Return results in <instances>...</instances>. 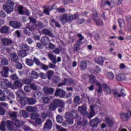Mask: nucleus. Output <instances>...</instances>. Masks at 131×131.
<instances>
[{
    "label": "nucleus",
    "instance_id": "f257e3e1",
    "mask_svg": "<svg viewBox=\"0 0 131 131\" xmlns=\"http://www.w3.org/2000/svg\"><path fill=\"white\" fill-rule=\"evenodd\" d=\"M95 106L92 105L90 106V111L88 112V106L85 105H82V106H79L78 107V111L81 114L84 115L88 118V119H91L93 118L94 116H95V114L96 112H95Z\"/></svg>",
    "mask_w": 131,
    "mask_h": 131
},
{
    "label": "nucleus",
    "instance_id": "f03ea898",
    "mask_svg": "<svg viewBox=\"0 0 131 131\" xmlns=\"http://www.w3.org/2000/svg\"><path fill=\"white\" fill-rule=\"evenodd\" d=\"M77 36L79 38V39L77 40V43L74 45L73 48L74 52H78V51H80V50L81 49L80 46L82 43V41L83 40V39H84V37L82 36V34H81V33L77 34Z\"/></svg>",
    "mask_w": 131,
    "mask_h": 131
},
{
    "label": "nucleus",
    "instance_id": "7ed1b4c3",
    "mask_svg": "<svg viewBox=\"0 0 131 131\" xmlns=\"http://www.w3.org/2000/svg\"><path fill=\"white\" fill-rule=\"evenodd\" d=\"M14 5V4L13 1L8 0L7 1L6 4L3 5V9L7 14H10V13L13 12V7Z\"/></svg>",
    "mask_w": 131,
    "mask_h": 131
},
{
    "label": "nucleus",
    "instance_id": "20e7f679",
    "mask_svg": "<svg viewBox=\"0 0 131 131\" xmlns=\"http://www.w3.org/2000/svg\"><path fill=\"white\" fill-rule=\"evenodd\" d=\"M33 32V31H35V28H34V25L29 24L24 29V32L25 33L26 35H29L30 36V32Z\"/></svg>",
    "mask_w": 131,
    "mask_h": 131
},
{
    "label": "nucleus",
    "instance_id": "39448f33",
    "mask_svg": "<svg viewBox=\"0 0 131 131\" xmlns=\"http://www.w3.org/2000/svg\"><path fill=\"white\" fill-rule=\"evenodd\" d=\"M77 18V17H60L59 20L60 21V23H61L62 25H65L67 23H70L71 21Z\"/></svg>",
    "mask_w": 131,
    "mask_h": 131
},
{
    "label": "nucleus",
    "instance_id": "423d86ee",
    "mask_svg": "<svg viewBox=\"0 0 131 131\" xmlns=\"http://www.w3.org/2000/svg\"><path fill=\"white\" fill-rule=\"evenodd\" d=\"M65 116L69 117L72 119H76L78 117V113L77 111L73 110L71 112L66 113Z\"/></svg>",
    "mask_w": 131,
    "mask_h": 131
},
{
    "label": "nucleus",
    "instance_id": "0eeeda50",
    "mask_svg": "<svg viewBox=\"0 0 131 131\" xmlns=\"http://www.w3.org/2000/svg\"><path fill=\"white\" fill-rule=\"evenodd\" d=\"M90 126L91 127L96 128L99 126V124H100V119L98 117H96L95 118L91 120L89 122Z\"/></svg>",
    "mask_w": 131,
    "mask_h": 131
},
{
    "label": "nucleus",
    "instance_id": "6e6552de",
    "mask_svg": "<svg viewBox=\"0 0 131 131\" xmlns=\"http://www.w3.org/2000/svg\"><path fill=\"white\" fill-rule=\"evenodd\" d=\"M123 89H121L120 93H118L117 89H113V95L115 98H120V97H125L126 94L123 93Z\"/></svg>",
    "mask_w": 131,
    "mask_h": 131
},
{
    "label": "nucleus",
    "instance_id": "1a4fd4ad",
    "mask_svg": "<svg viewBox=\"0 0 131 131\" xmlns=\"http://www.w3.org/2000/svg\"><path fill=\"white\" fill-rule=\"evenodd\" d=\"M52 127H53V122H52V120L51 119L47 120L43 125V129L50 130L52 129Z\"/></svg>",
    "mask_w": 131,
    "mask_h": 131
},
{
    "label": "nucleus",
    "instance_id": "9d476101",
    "mask_svg": "<svg viewBox=\"0 0 131 131\" xmlns=\"http://www.w3.org/2000/svg\"><path fill=\"white\" fill-rule=\"evenodd\" d=\"M55 97H59V98H64L66 95V92L64 90H62L60 89H57L55 93Z\"/></svg>",
    "mask_w": 131,
    "mask_h": 131
},
{
    "label": "nucleus",
    "instance_id": "9b49d317",
    "mask_svg": "<svg viewBox=\"0 0 131 131\" xmlns=\"http://www.w3.org/2000/svg\"><path fill=\"white\" fill-rule=\"evenodd\" d=\"M18 12L20 15H26V16H29L30 13L28 10L23 9V7L22 6H19L18 7Z\"/></svg>",
    "mask_w": 131,
    "mask_h": 131
},
{
    "label": "nucleus",
    "instance_id": "f8f14e48",
    "mask_svg": "<svg viewBox=\"0 0 131 131\" xmlns=\"http://www.w3.org/2000/svg\"><path fill=\"white\" fill-rule=\"evenodd\" d=\"M120 116L121 118H122L124 121H127L129 117L131 116V111H128L127 113H122Z\"/></svg>",
    "mask_w": 131,
    "mask_h": 131
},
{
    "label": "nucleus",
    "instance_id": "ddd939ff",
    "mask_svg": "<svg viewBox=\"0 0 131 131\" xmlns=\"http://www.w3.org/2000/svg\"><path fill=\"white\" fill-rule=\"evenodd\" d=\"M54 104L56 106V108H65V103L63 101L59 99H55L53 101Z\"/></svg>",
    "mask_w": 131,
    "mask_h": 131
},
{
    "label": "nucleus",
    "instance_id": "4468645a",
    "mask_svg": "<svg viewBox=\"0 0 131 131\" xmlns=\"http://www.w3.org/2000/svg\"><path fill=\"white\" fill-rule=\"evenodd\" d=\"M1 42L2 45L5 46V47H9V46H11L13 43V41L10 38H2Z\"/></svg>",
    "mask_w": 131,
    "mask_h": 131
},
{
    "label": "nucleus",
    "instance_id": "2eb2a0df",
    "mask_svg": "<svg viewBox=\"0 0 131 131\" xmlns=\"http://www.w3.org/2000/svg\"><path fill=\"white\" fill-rule=\"evenodd\" d=\"M50 38L47 36H43L41 38V42L43 46H48L50 43Z\"/></svg>",
    "mask_w": 131,
    "mask_h": 131
},
{
    "label": "nucleus",
    "instance_id": "dca6fc26",
    "mask_svg": "<svg viewBox=\"0 0 131 131\" xmlns=\"http://www.w3.org/2000/svg\"><path fill=\"white\" fill-rule=\"evenodd\" d=\"M10 25L13 28H20L22 26V24L19 21H10Z\"/></svg>",
    "mask_w": 131,
    "mask_h": 131
},
{
    "label": "nucleus",
    "instance_id": "f3484780",
    "mask_svg": "<svg viewBox=\"0 0 131 131\" xmlns=\"http://www.w3.org/2000/svg\"><path fill=\"white\" fill-rule=\"evenodd\" d=\"M89 82L92 84H94L95 83L96 85H97V82H99V81H97V79L96 78V76L94 74H90L89 76Z\"/></svg>",
    "mask_w": 131,
    "mask_h": 131
},
{
    "label": "nucleus",
    "instance_id": "a211bd4d",
    "mask_svg": "<svg viewBox=\"0 0 131 131\" xmlns=\"http://www.w3.org/2000/svg\"><path fill=\"white\" fill-rule=\"evenodd\" d=\"M105 122L108 127H112L114 125V121L109 117L105 118Z\"/></svg>",
    "mask_w": 131,
    "mask_h": 131
},
{
    "label": "nucleus",
    "instance_id": "6ab92c4d",
    "mask_svg": "<svg viewBox=\"0 0 131 131\" xmlns=\"http://www.w3.org/2000/svg\"><path fill=\"white\" fill-rule=\"evenodd\" d=\"M44 93L47 95L54 94V89L52 88L44 87Z\"/></svg>",
    "mask_w": 131,
    "mask_h": 131
},
{
    "label": "nucleus",
    "instance_id": "aec40b11",
    "mask_svg": "<svg viewBox=\"0 0 131 131\" xmlns=\"http://www.w3.org/2000/svg\"><path fill=\"white\" fill-rule=\"evenodd\" d=\"M106 59L104 57H96L95 60L96 63H97V64H99V65H103V63H104V61Z\"/></svg>",
    "mask_w": 131,
    "mask_h": 131
},
{
    "label": "nucleus",
    "instance_id": "412c9836",
    "mask_svg": "<svg viewBox=\"0 0 131 131\" xmlns=\"http://www.w3.org/2000/svg\"><path fill=\"white\" fill-rule=\"evenodd\" d=\"M48 56V58L52 61L53 64H57V59H56V56L54 54L49 53Z\"/></svg>",
    "mask_w": 131,
    "mask_h": 131
},
{
    "label": "nucleus",
    "instance_id": "4be33fe9",
    "mask_svg": "<svg viewBox=\"0 0 131 131\" xmlns=\"http://www.w3.org/2000/svg\"><path fill=\"white\" fill-rule=\"evenodd\" d=\"M90 72L93 73L94 74H98L101 72V68L99 66H96L94 69L90 70Z\"/></svg>",
    "mask_w": 131,
    "mask_h": 131
},
{
    "label": "nucleus",
    "instance_id": "5701e85b",
    "mask_svg": "<svg viewBox=\"0 0 131 131\" xmlns=\"http://www.w3.org/2000/svg\"><path fill=\"white\" fill-rule=\"evenodd\" d=\"M97 17H93V20H94L97 26H103L104 25V23L103 20L101 19L96 18Z\"/></svg>",
    "mask_w": 131,
    "mask_h": 131
},
{
    "label": "nucleus",
    "instance_id": "b1692460",
    "mask_svg": "<svg viewBox=\"0 0 131 131\" xmlns=\"http://www.w3.org/2000/svg\"><path fill=\"white\" fill-rule=\"evenodd\" d=\"M86 67H88V63L85 61H82L80 62V69L82 71L85 70L86 69Z\"/></svg>",
    "mask_w": 131,
    "mask_h": 131
},
{
    "label": "nucleus",
    "instance_id": "393cba45",
    "mask_svg": "<svg viewBox=\"0 0 131 131\" xmlns=\"http://www.w3.org/2000/svg\"><path fill=\"white\" fill-rule=\"evenodd\" d=\"M28 105H34L36 103V100L33 98H27Z\"/></svg>",
    "mask_w": 131,
    "mask_h": 131
},
{
    "label": "nucleus",
    "instance_id": "a878e982",
    "mask_svg": "<svg viewBox=\"0 0 131 131\" xmlns=\"http://www.w3.org/2000/svg\"><path fill=\"white\" fill-rule=\"evenodd\" d=\"M102 86L103 88V90L106 93V94H111V89L108 86V85L106 84H103Z\"/></svg>",
    "mask_w": 131,
    "mask_h": 131
},
{
    "label": "nucleus",
    "instance_id": "bb28decb",
    "mask_svg": "<svg viewBox=\"0 0 131 131\" xmlns=\"http://www.w3.org/2000/svg\"><path fill=\"white\" fill-rule=\"evenodd\" d=\"M10 59L13 62H17L18 61V56L16 53H12L10 54Z\"/></svg>",
    "mask_w": 131,
    "mask_h": 131
},
{
    "label": "nucleus",
    "instance_id": "cd10ccee",
    "mask_svg": "<svg viewBox=\"0 0 131 131\" xmlns=\"http://www.w3.org/2000/svg\"><path fill=\"white\" fill-rule=\"evenodd\" d=\"M3 72H2V75L4 77H8V73H9V71L10 69L7 67H5L3 69Z\"/></svg>",
    "mask_w": 131,
    "mask_h": 131
},
{
    "label": "nucleus",
    "instance_id": "c85d7f7f",
    "mask_svg": "<svg viewBox=\"0 0 131 131\" xmlns=\"http://www.w3.org/2000/svg\"><path fill=\"white\" fill-rule=\"evenodd\" d=\"M124 77H125L124 74L122 73L118 74L116 76V78L117 80H118L119 81H121L123 80V79H124Z\"/></svg>",
    "mask_w": 131,
    "mask_h": 131
},
{
    "label": "nucleus",
    "instance_id": "c756f323",
    "mask_svg": "<svg viewBox=\"0 0 131 131\" xmlns=\"http://www.w3.org/2000/svg\"><path fill=\"white\" fill-rule=\"evenodd\" d=\"M53 74H54V71L49 70L46 72L47 78H48L49 80H51V78H52Z\"/></svg>",
    "mask_w": 131,
    "mask_h": 131
},
{
    "label": "nucleus",
    "instance_id": "7c9ffc66",
    "mask_svg": "<svg viewBox=\"0 0 131 131\" xmlns=\"http://www.w3.org/2000/svg\"><path fill=\"white\" fill-rule=\"evenodd\" d=\"M41 96H42V94L40 92H35L33 95V97L36 100L40 99Z\"/></svg>",
    "mask_w": 131,
    "mask_h": 131
},
{
    "label": "nucleus",
    "instance_id": "2f4dec72",
    "mask_svg": "<svg viewBox=\"0 0 131 131\" xmlns=\"http://www.w3.org/2000/svg\"><path fill=\"white\" fill-rule=\"evenodd\" d=\"M12 124H13V123L12 122V121L10 120H7L6 121V125L7 126V128H8V129H9V130L11 131L13 129Z\"/></svg>",
    "mask_w": 131,
    "mask_h": 131
},
{
    "label": "nucleus",
    "instance_id": "473e14b6",
    "mask_svg": "<svg viewBox=\"0 0 131 131\" xmlns=\"http://www.w3.org/2000/svg\"><path fill=\"white\" fill-rule=\"evenodd\" d=\"M9 91L8 90H4L3 92H2V95H3V97H4L6 99H8V100H11V98L9 97Z\"/></svg>",
    "mask_w": 131,
    "mask_h": 131
},
{
    "label": "nucleus",
    "instance_id": "72a5a7b5",
    "mask_svg": "<svg viewBox=\"0 0 131 131\" xmlns=\"http://www.w3.org/2000/svg\"><path fill=\"white\" fill-rule=\"evenodd\" d=\"M42 32L43 33H44V34H46V35H49V36H51V37H53V36H54V34L52 33V32H51V31L47 29H43Z\"/></svg>",
    "mask_w": 131,
    "mask_h": 131
},
{
    "label": "nucleus",
    "instance_id": "f704fd0d",
    "mask_svg": "<svg viewBox=\"0 0 131 131\" xmlns=\"http://www.w3.org/2000/svg\"><path fill=\"white\" fill-rule=\"evenodd\" d=\"M25 62L26 64H27L28 66H33V64H34L33 60L29 58H26L25 60Z\"/></svg>",
    "mask_w": 131,
    "mask_h": 131
},
{
    "label": "nucleus",
    "instance_id": "c9c22d12",
    "mask_svg": "<svg viewBox=\"0 0 131 131\" xmlns=\"http://www.w3.org/2000/svg\"><path fill=\"white\" fill-rule=\"evenodd\" d=\"M20 104L22 106H26L27 105V98L21 97L20 98Z\"/></svg>",
    "mask_w": 131,
    "mask_h": 131
},
{
    "label": "nucleus",
    "instance_id": "e433bc0d",
    "mask_svg": "<svg viewBox=\"0 0 131 131\" xmlns=\"http://www.w3.org/2000/svg\"><path fill=\"white\" fill-rule=\"evenodd\" d=\"M57 109V106L55 104H54V101L51 103L49 105V110L50 111H55Z\"/></svg>",
    "mask_w": 131,
    "mask_h": 131
},
{
    "label": "nucleus",
    "instance_id": "4c0bfd02",
    "mask_svg": "<svg viewBox=\"0 0 131 131\" xmlns=\"http://www.w3.org/2000/svg\"><path fill=\"white\" fill-rule=\"evenodd\" d=\"M18 55L19 57H21V58H24V57H26V56H27V53H26V51L21 49V50L19 51Z\"/></svg>",
    "mask_w": 131,
    "mask_h": 131
},
{
    "label": "nucleus",
    "instance_id": "58836bf2",
    "mask_svg": "<svg viewBox=\"0 0 131 131\" xmlns=\"http://www.w3.org/2000/svg\"><path fill=\"white\" fill-rule=\"evenodd\" d=\"M96 85L99 86L98 90H97V93L98 94H102V93H103V90H102V84L100 83V82H97Z\"/></svg>",
    "mask_w": 131,
    "mask_h": 131
},
{
    "label": "nucleus",
    "instance_id": "ea45409f",
    "mask_svg": "<svg viewBox=\"0 0 131 131\" xmlns=\"http://www.w3.org/2000/svg\"><path fill=\"white\" fill-rule=\"evenodd\" d=\"M65 118L66 119V122L67 123H68V124H73V119L69 118V117H67L66 116H65Z\"/></svg>",
    "mask_w": 131,
    "mask_h": 131
},
{
    "label": "nucleus",
    "instance_id": "a19ab883",
    "mask_svg": "<svg viewBox=\"0 0 131 131\" xmlns=\"http://www.w3.org/2000/svg\"><path fill=\"white\" fill-rule=\"evenodd\" d=\"M1 33H8L9 32V27L7 26L3 27L1 29Z\"/></svg>",
    "mask_w": 131,
    "mask_h": 131
},
{
    "label": "nucleus",
    "instance_id": "79ce46f5",
    "mask_svg": "<svg viewBox=\"0 0 131 131\" xmlns=\"http://www.w3.org/2000/svg\"><path fill=\"white\" fill-rule=\"evenodd\" d=\"M21 50L25 52H28L30 50V47L27 44H25L21 46Z\"/></svg>",
    "mask_w": 131,
    "mask_h": 131
},
{
    "label": "nucleus",
    "instance_id": "37998d69",
    "mask_svg": "<svg viewBox=\"0 0 131 131\" xmlns=\"http://www.w3.org/2000/svg\"><path fill=\"white\" fill-rule=\"evenodd\" d=\"M105 4L108 6L110 8H113V7H115V3L114 1H111V2L109 1H106Z\"/></svg>",
    "mask_w": 131,
    "mask_h": 131
},
{
    "label": "nucleus",
    "instance_id": "c03bdc74",
    "mask_svg": "<svg viewBox=\"0 0 131 131\" xmlns=\"http://www.w3.org/2000/svg\"><path fill=\"white\" fill-rule=\"evenodd\" d=\"M38 117H39V114L36 113H33L31 115V119H37V118H38Z\"/></svg>",
    "mask_w": 131,
    "mask_h": 131
},
{
    "label": "nucleus",
    "instance_id": "a18cd8bd",
    "mask_svg": "<svg viewBox=\"0 0 131 131\" xmlns=\"http://www.w3.org/2000/svg\"><path fill=\"white\" fill-rule=\"evenodd\" d=\"M33 62H34V63L35 62L36 65L38 67L40 66L41 65V64L42 63L40 62L39 60H38V59H37V58H36V57H34Z\"/></svg>",
    "mask_w": 131,
    "mask_h": 131
},
{
    "label": "nucleus",
    "instance_id": "49530a36",
    "mask_svg": "<svg viewBox=\"0 0 131 131\" xmlns=\"http://www.w3.org/2000/svg\"><path fill=\"white\" fill-rule=\"evenodd\" d=\"M106 76L108 79H111L112 80L114 79V74L112 72L107 73Z\"/></svg>",
    "mask_w": 131,
    "mask_h": 131
},
{
    "label": "nucleus",
    "instance_id": "de8ad7c7",
    "mask_svg": "<svg viewBox=\"0 0 131 131\" xmlns=\"http://www.w3.org/2000/svg\"><path fill=\"white\" fill-rule=\"evenodd\" d=\"M31 75L33 78H38V74L35 71H32Z\"/></svg>",
    "mask_w": 131,
    "mask_h": 131
},
{
    "label": "nucleus",
    "instance_id": "09e8293b",
    "mask_svg": "<svg viewBox=\"0 0 131 131\" xmlns=\"http://www.w3.org/2000/svg\"><path fill=\"white\" fill-rule=\"evenodd\" d=\"M14 85L16 86V88H21V86H22V82L19 80H15L14 81Z\"/></svg>",
    "mask_w": 131,
    "mask_h": 131
},
{
    "label": "nucleus",
    "instance_id": "8fccbe9b",
    "mask_svg": "<svg viewBox=\"0 0 131 131\" xmlns=\"http://www.w3.org/2000/svg\"><path fill=\"white\" fill-rule=\"evenodd\" d=\"M26 110L29 112H34V111H35V107L31 106H28L27 107Z\"/></svg>",
    "mask_w": 131,
    "mask_h": 131
},
{
    "label": "nucleus",
    "instance_id": "3c124183",
    "mask_svg": "<svg viewBox=\"0 0 131 131\" xmlns=\"http://www.w3.org/2000/svg\"><path fill=\"white\" fill-rule=\"evenodd\" d=\"M23 82L25 83V84H30V83L32 82V80L30 79L25 78L23 80Z\"/></svg>",
    "mask_w": 131,
    "mask_h": 131
},
{
    "label": "nucleus",
    "instance_id": "603ef678",
    "mask_svg": "<svg viewBox=\"0 0 131 131\" xmlns=\"http://www.w3.org/2000/svg\"><path fill=\"white\" fill-rule=\"evenodd\" d=\"M34 25V26H35V27H37V28H38V29H41V28H42L43 27V25H42V23L41 22H38L37 24H36L35 25Z\"/></svg>",
    "mask_w": 131,
    "mask_h": 131
},
{
    "label": "nucleus",
    "instance_id": "864d4df0",
    "mask_svg": "<svg viewBox=\"0 0 131 131\" xmlns=\"http://www.w3.org/2000/svg\"><path fill=\"white\" fill-rule=\"evenodd\" d=\"M74 101L75 104H79L80 102V97H79V96L75 97Z\"/></svg>",
    "mask_w": 131,
    "mask_h": 131
},
{
    "label": "nucleus",
    "instance_id": "5fc2aeb1",
    "mask_svg": "<svg viewBox=\"0 0 131 131\" xmlns=\"http://www.w3.org/2000/svg\"><path fill=\"white\" fill-rule=\"evenodd\" d=\"M0 130H2V131L6 130V126L5 125V121H3L1 122V124L0 126Z\"/></svg>",
    "mask_w": 131,
    "mask_h": 131
},
{
    "label": "nucleus",
    "instance_id": "6e6d98bb",
    "mask_svg": "<svg viewBox=\"0 0 131 131\" xmlns=\"http://www.w3.org/2000/svg\"><path fill=\"white\" fill-rule=\"evenodd\" d=\"M41 99L43 100V102L45 104H48L50 102V98L48 97H42Z\"/></svg>",
    "mask_w": 131,
    "mask_h": 131
},
{
    "label": "nucleus",
    "instance_id": "4d7b16f0",
    "mask_svg": "<svg viewBox=\"0 0 131 131\" xmlns=\"http://www.w3.org/2000/svg\"><path fill=\"white\" fill-rule=\"evenodd\" d=\"M67 82V78H64L63 80V82H61L58 84V88H60V86H63L64 85H66V83Z\"/></svg>",
    "mask_w": 131,
    "mask_h": 131
},
{
    "label": "nucleus",
    "instance_id": "13d9d810",
    "mask_svg": "<svg viewBox=\"0 0 131 131\" xmlns=\"http://www.w3.org/2000/svg\"><path fill=\"white\" fill-rule=\"evenodd\" d=\"M51 22L54 23L56 27H58V28H60V27H61V25H60V24L58 22H57L56 20L52 19H51Z\"/></svg>",
    "mask_w": 131,
    "mask_h": 131
},
{
    "label": "nucleus",
    "instance_id": "bf43d9fd",
    "mask_svg": "<svg viewBox=\"0 0 131 131\" xmlns=\"http://www.w3.org/2000/svg\"><path fill=\"white\" fill-rule=\"evenodd\" d=\"M118 23L119 24V26L121 28L122 27V24H124V19H119L118 20Z\"/></svg>",
    "mask_w": 131,
    "mask_h": 131
},
{
    "label": "nucleus",
    "instance_id": "052dcab7",
    "mask_svg": "<svg viewBox=\"0 0 131 131\" xmlns=\"http://www.w3.org/2000/svg\"><path fill=\"white\" fill-rule=\"evenodd\" d=\"M22 115L24 118H28L29 114L27 113L26 111H22Z\"/></svg>",
    "mask_w": 131,
    "mask_h": 131
},
{
    "label": "nucleus",
    "instance_id": "680f3d73",
    "mask_svg": "<svg viewBox=\"0 0 131 131\" xmlns=\"http://www.w3.org/2000/svg\"><path fill=\"white\" fill-rule=\"evenodd\" d=\"M15 125L17 128L21 127V122H20V121H19V120H15Z\"/></svg>",
    "mask_w": 131,
    "mask_h": 131
},
{
    "label": "nucleus",
    "instance_id": "e2e57ef3",
    "mask_svg": "<svg viewBox=\"0 0 131 131\" xmlns=\"http://www.w3.org/2000/svg\"><path fill=\"white\" fill-rule=\"evenodd\" d=\"M2 64L4 66H6L9 64V61L7 59H3L2 60Z\"/></svg>",
    "mask_w": 131,
    "mask_h": 131
},
{
    "label": "nucleus",
    "instance_id": "0e129e2a",
    "mask_svg": "<svg viewBox=\"0 0 131 131\" xmlns=\"http://www.w3.org/2000/svg\"><path fill=\"white\" fill-rule=\"evenodd\" d=\"M40 67L43 70H48V69H49V67L46 64H44L43 63H41L40 66Z\"/></svg>",
    "mask_w": 131,
    "mask_h": 131
},
{
    "label": "nucleus",
    "instance_id": "69168bd1",
    "mask_svg": "<svg viewBox=\"0 0 131 131\" xmlns=\"http://www.w3.org/2000/svg\"><path fill=\"white\" fill-rule=\"evenodd\" d=\"M10 77L12 80H15L16 79H18V76L16 74H13L11 75Z\"/></svg>",
    "mask_w": 131,
    "mask_h": 131
},
{
    "label": "nucleus",
    "instance_id": "338daca9",
    "mask_svg": "<svg viewBox=\"0 0 131 131\" xmlns=\"http://www.w3.org/2000/svg\"><path fill=\"white\" fill-rule=\"evenodd\" d=\"M67 82L68 84H73V83H74V80H73L72 78L67 79Z\"/></svg>",
    "mask_w": 131,
    "mask_h": 131
},
{
    "label": "nucleus",
    "instance_id": "774afa93",
    "mask_svg": "<svg viewBox=\"0 0 131 131\" xmlns=\"http://www.w3.org/2000/svg\"><path fill=\"white\" fill-rule=\"evenodd\" d=\"M3 84H6V85L7 86V88H10V89H13V84L11 82H7V83H3Z\"/></svg>",
    "mask_w": 131,
    "mask_h": 131
}]
</instances>
